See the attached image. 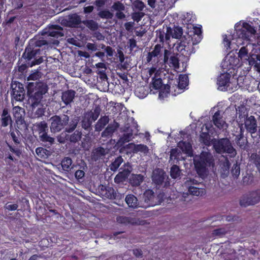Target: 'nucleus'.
<instances>
[{"label": "nucleus", "instance_id": "f257e3e1", "mask_svg": "<svg viewBox=\"0 0 260 260\" xmlns=\"http://www.w3.org/2000/svg\"><path fill=\"white\" fill-rule=\"evenodd\" d=\"M48 87L43 82H29L27 86V94L31 106L30 116L38 118L44 115L45 109L40 105L43 95L46 93Z\"/></svg>", "mask_w": 260, "mask_h": 260}, {"label": "nucleus", "instance_id": "f03ea898", "mask_svg": "<svg viewBox=\"0 0 260 260\" xmlns=\"http://www.w3.org/2000/svg\"><path fill=\"white\" fill-rule=\"evenodd\" d=\"M193 163L198 175L204 178L207 175L208 168L214 166V159L210 153L202 152L193 159Z\"/></svg>", "mask_w": 260, "mask_h": 260}, {"label": "nucleus", "instance_id": "7ed1b4c3", "mask_svg": "<svg viewBox=\"0 0 260 260\" xmlns=\"http://www.w3.org/2000/svg\"><path fill=\"white\" fill-rule=\"evenodd\" d=\"M69 120V116L66 114L52 116L50 119V128L51 132L55 133L60 132L68 125Z\"/></svg>", "mask_w": 260, "mask_h": 260}, {"label": "nucleus", "instance_id": "20e7f679", "mask_svg": "<svg viewBox=\"0 0 260 260\" xmlns=\"http://www.w3.org/2000/svg\"><path fill=\"white\" fill-rule=\"evenodd\" d=\"M233 66V64L227 61H224L222 63V68L226 70L223 71L224 73L221 74L217 79V84L218 85L219 88L229 86L231 77V74H232V71L231 70H234Z\"/></svg>", "mask_w": 260, "mask_h": 260}, {"label": "nucleus", "instance_id": "39448f33", "mask_svg": "<svg viewBox=\"0 0 260 260\" xmlns=\"http://www.w3.org/2000/svg\"><path fill=\"white\" fill-rule=\"evenodd\" d=\"M214 147L218 153H226L230 154L232 156H234L236 154L235 149L228 138H222L218 140L217 143L214 145Z\"/></svg>", "mask_w": 260, "mask_h": 260}, {"label": "nucleus", "instance_id": "423d86ee", "mask_svg": "<svg viewBox=\"0 0 260 260\" xmlns=\"http://www.w3.org/2000/svg\"><path fill=\"white\" fill-rule=\"evenodd\" d=\"M101 109L99 106L96 105L92 110L85 112L82 120V126L85 129L90 127L93 121H95L100 115Z\"/></svg>", "mask_w": 260, "mask_h": 260}, {"label": "nucleus", "instance_id": "0eeeda50", "mask_svg": "<svg viewBox=\"0 0 260 260\" xmlns=\"http://www.w3.org/2000/svg\"><path fill=\"white\" fill-rule=\"evenodd\" d=\"M41 50L40 48H35L33 45L30 44L25 48L24 52L23 53L21 61L25 60L26 61L32 62L33 60L38 59L41 55Z\"/></svg>", "mask_w": 260, "mask_h": 260}, {"label": "nucleus", "instance_id": "6e6552de", "mask_svg": "<svg viewBox=\"0 0 260 260\" xmlns=\"http://www.w3.org/2000/svg\"><path fill=\"white\" fill-rule=\"evenodd\" d=\"M235 30L237 38L246 41L249 40L250 37L256 32L254 27L247 22H244L242 28H236Z\"/></svg>", "mask_w": 260, "mask_h": 260}, {"label": "nucleus", "instance_id": "1a4fd4ad", "mask_svg": "<svg viewBox=\"0 0 260 260\" xmlns=\"http://www.w3.org/2000/svg\"><path fill=\"white\" fill-rule=\"evenodd\" d=\"M260 202V190H255L244 194L240 201V204L243 207L253 205Z\"/></svg>", "mask_w": 260, "mask_h": 260}, {"label": "nucleus", "instance_id": "9d476101", "mask_svg": "<svg viewBox=\"0 0 260 260\" xmlns=\"http://www.w3.org/2000/svg\"><path fill=\"white\" fill-rule=\"evenodd\" d=\"M11 88L12 89L11 93L12 99L16 101H22L25 97L23 84L18 82H15L12 84Z\"/></svg>", "mask_w": 260, "mask_h": 260}, {"label": "nucleus", "instance_id": "9b49d317", "mask_svg": "<svg viewBox=\"0 0 260 260\" xmlns=\"http://www.w3.org/2000/svg\"><path fill=\"white\" fill-rule=\"evenodd\" d=\"M12 111L18 128L19 129L26 128V124L24 120V109L17 106L13 108Z\"/></svg>", "mask_w": 260, "mask_h": 260}, {"label": "nucleus", "instance_id": "f8f14e48", "mask_svg": "<svg viewBox=\"0 0 260 260\" xmlns=\"http://www.w3.org/2000/svg\"><path fill=\"white\" fill-rule=\"evenodd\" d=\"M101 194L109 199L120 200L123 197V194L118 192L117 189L110 186L102 185L101 188Z\"/></svg>", "mask_w": 260, "mask_h": 260}, {"label": "nucleus", "instance_id": "ddd939ff", "mask_svg": "<svg viewBox=\"0 0 260 260\" xmlns=\"http://www.w3.org/2000/svg\"><path fill=\"white\" fill-rule=\"evenodd\" d=\"M120 169L122 171L119 172L114 178V182L116 183L123 182L127 178L132 171V167L128 162L124 163Z\"/></svg>", "mask_w": 260, "mask_h": 260}, {"label": "nucleus", "instance_id": "4468645a", "mask_svg": "<svg viewBox=\"0 0 260 260\" xmlns=\"http://www.w3.org/2000/svg\"><path fill=\"white\" fill-rule=\"evenodd\" d=\"M62 30V27L59 25H51L47 31H43L42 35H47L48 36L58 38L64 36L63 33L61 31Z\"/></svg>", "mask_w": 260, "mask_h": 260}, {"label": "nucleus", "instance_id": "2eb2a0df", "mask_svg": "<svg viewBox=\"0 0 260 260\" xmlns=\"http://www.w3.org/2000/svg\"><path fill=\"white\" fill-rule=\"evenodd\" d=\"M190 185L188 187V191L190 194L196 196H202L205 193V190L199 187L200 184L197 181L192 179L190 180Z\"/></svg>", "mask_w": 260, "mask_h": 260}, {"label": "nucleus", "instance_id": "dca6fc26", "mask_svg": "<svg viewBox=\"0 0 260 260\" xmlns=\"http://www.w3.org/2000/svg\"><path fill=\"white\" fill-rule=\"evenodd\" d=\"M245 126L247 131L253 134L257 130V122L254 116H250L247 117L245 121Z\"/></svg>", "mask_w": 260, "mask_h": 260}, {"label": "nucleus", "instance_id": "f3484780", "mask_svg": "<svg viewBox=\"0 0 260 260\" xmlns=\"http://www.w3.org/2000/svg\"><path fill=\"white\" fill-rule=\"evenodd\" d=\"M119 126V123L114 120L113 123H110L102 133V137L105 138L111 137L113 134L117 130Z\"/></svg>", "mask_w": 260, "mask_h": 260}, {"label": "nucleus", "instance_id": "a211bd4d", "mask_svg": "<svg viewBox=\"0 0 260 260\" xmlns=\"http://www.w3.org/2000/svg\"><path fill=\"white\" fill-rule=\"evenodd\" d=\"M162 48L161 45L158 44L155 45L152 51L148 53L146 56V63H150L154 58L158 57L161 54Z\"/></svg>", "mask_w": 260, "mask_h": 260}, {"label": "nucleus", "instance_id": "6ab92c4d", "mask_svg": "<svg viewBox=\"0 0 260 260\" xmlns=\"http://www.w3.org/2000/svg\"><path fill=\"white\" fill-rule=\"evenodd\" d=\"M44 59L42 57H40L38 59L33 60L32 62L26 61L25 60H23V62L21 65L18 66V70L19 72L23 73L28 68L32 67L36 64H40L43 62Z\"/></svg>", "mask_w": 260, "mask_h": 260}, {"label": "nucleus", "instance_id": "aec40b11", "mask_svg": "<svg viewBox=\"0 0 260 260\" xmlns=\"http://www.w3.org/2000/svg\"><path fill=\"white\" fill-rule=\"evenodd\" d=\"M212 121L213 124L219 129L223 128L226 123L222 119V116L220 114L219 110L215 112L212 116Z\"/></svg>", "mask_w": 260, "mask_h": 260}, {"label": "nucleus", "instance_id": "412c9836", "mask_svg": "<svg viewBox=\"0 0 260 260\" xmlns=\"http://www.w3.org/2000/svg\"><path fill=\"white\" fill-rule=\"evenodd\" d=\"M1 121L2 127H7L9 124H11V126H12V120L8 109L4 108L3 109Z\"/></svg>", "mask_w": 260, "mask_h": 260}, {"label": "nucleus", "instance_id": "4be33fe9", "mask_svg": "<svg viewBox=\"0 0 260 260\" xmlns=\"http://www.w3.org/2000/svg\"><path fill=\"white\" fill-rule=\"evenodd\" d=\"M166 178V173L164 171L159 170L154 172L152 178L153 182L157 185H162Z\"/></svg>", "mask_w": 260, "mask_h": 260}, {"label": "nucleus", "instance_id": "5701e85b", "mask_svg": "<svg viewBox=\"0 0 260 260\" xmlns=\"http://www.w3.org/2000/svg\"><path fill=\"white\" fill-rule=\"evenodd\" d=\"M155 198L154 192L151 189H147L144 193L143 198L144 202L149 206H153L155 205L154 202Z\"/></svg>", "mask_w": 260, "mask_h": 260}, {"label": "nucleus", "instance_id": "b1692460", "mask_svg": "<svg viewBox=\"0 0 260 260\" xmlns=\"http://www.w3.org/2000/svg\"><path fill=\"white\" fill-rule=\"evenodd\" d=\"M75 91L73 90H68L67 91L63 92L61 99L63 103L66 105L70 104L73 102L75 96Z\"/></svg>", "mask_w": 260, "mask_h": 260}, {"label": "nucleus", "instance_id": "393cba45", "mask_svg": "<svg viewBox=\"0 0 260 260\" xmlns=\"http://www.w3.org/2000/svg\"><path fill=\"white\" fill-rule=\"evenodd\" d=\"M109 122V118L108 116H101L95 125V131L101 132Z\"/></svg>", "mask_w": 260, "mask_h": 260}, {"label": "nucleus", "instance_id": "a878e982", "mask_svg": "<svg viewBox=\"0 0 260 260\" xmlns=\"http://www.w3.org/2000/svg\"><path fill=\"white\" fill-rule=\"evenodd\" d=\"M35 129L38 132L39 135L48 132V126L47 123L45 121H42L40 122H37L34 124Z\"/></svg>", "mask_w": 260, "mask_h": 260}, {"label": "nucleus", "instance_id": "bb28decb", "mask_svg": "<svg viewBox=\"0 0 260 260\" xmlns=\"http://www.w3.org/2000/svg\"><path fill=\"white\" fill-rule=\"evenodd\" d=\"M68 22L70 26H76L82 23L80 16L76 13L69 15Z\"/></svg>", "mask_w": 260, "mask_h": 260}, {"label": "nucleus", "instance_id": "cd10ccee", "mask_svg": "<svg viewBox=\"0 0 260 260\" xmlns=\"http://www.w3.org/2000/svg\"><path fill=\"white\" fill-rule=\"evenodd\" d=\"M144 180L141 174H133L129 179V183L133 186H138Z\"/></svg>", "mask_w": 260, "mask_h": 260}, {"label": "nucleus", "instance_id": "c85d7f7f", "mask_svg": "<svg viewBox=\"0 0 260 260\" xmlns=\"http://www.w3.org/2000/svg\"><path fill=\"white\" fill-rule=\"evenodd\" d=\"M123 161L121 156L119 155L115 157L109 166L110 170L113 172L116 171Z\"/></svg>", "mask_w": 260, "mask_h": 260}, {"label": "nucleus", "instance_id": "c756f323", "mask_svg": "<svg viewBox=\"0 0 260 260\" xmlns=\"http://www.w3.org/2000/svg\"><path fill=\"white\" fill-rule=\"evenodd\" d=\"M10 135L14 143V144L18 146V145L21 144V137L22 136L21 132L18 130H13L10 131Z\"/></svg>", "mask_w": 260, "mask_h": 260}, {"label": "nucleus", "instance_id": "7c9ffc66", "mask_svg": "<svg viewBox=\"0 0 260 260\" xmlns=\"http://www.w3.org/2000/svg\"><path fill=\"white\" fill-rule=\"evenodd\" d=\"M125 200L129 207L136 208L139 206L137 198L132 194L127 195Z\"/></svg>", "mask_w": 260, "mask_h": 260}, {"label": "nucleus", "instance_id": "2f4dec72", "mask_svg": "<svg viewBox=\"0 0 260 260\" xmlns=\"http://www.w3.org/2000/svg\"><path fill=\"white\" fill-rule=\"evenodd\" d=\"M132 136V133L123 134L122 136L120 138L119 140L117 142L115 147H117V148L121 147L124 143L130 141Z\"/></svg>", "mask_w": 260, "mask_h": 260}, {"label": "nucleus", "instance_id": "473e14b6", "mask_svg": "<svg viewBox=\"0 0 260 260\" xmlns=\"http://www.w3.org/2000/svg\"><path fill=\"white\" fill-rule=\"evenodd\" d=\"M116 220L119 223L124 224L125 225L128 224H134L136 223L135 218L131 217L119 216L116 218Z\"/></svg>", "mask_w": 260, "mask_h": 260}, {"label": "nucleus", "instance_id": "72a5a7b5", "mask_svg": "<svg viewBox=\"0 0 260 260\" xmlns=\"http://www.w3.org/2000/svg\"><path fill=\"white\" fill-rule=\"evenodd\" d=\"M72 160L69 157H65L61 162L62 169L64 171L69 172L73 168L72 166Z\"/></svg>", "mask_w": 260, "mask_h": 260}, {"label": "nucleus", "instance_id": "f704fd0d", "mask_svg": "<svg viewBox=\"0 0 260 260\" xmlns=\"http://www.w3.org/2000/svg\"><path fill=\"white\" fill-rule=\"evenodd\" d=\"M179 60L177 57V55L175 54V53H173V54L170 56L167 63L169 64L170 67H173L175 69H178L179 67Z\"/></svg>", "mask_w": 260, "mask_h": 260}, {"label": "nucleus", "instance_id": "c9c22d12", "mask_svg": "<svg viewBox=\"0 0 260 260\" xmlns=\"http://www.w3.org/2000/svg\"><path fill=\"white\" fill-rule=\"evenodd\" d=\"M82 23L92 31H95L99 28L98 23L93 20H83Z\"/></svg>", "mask_w": 260, "mask_h": 260}, {"label": "nucleus", "instance_id": "e433bc0d", "mask_svg": "<svg viewBox=\"0 0 260 260\" xmlns=\"http://www.w3.org/2000/svg\"><path fill=\"white\" fill-rule=\"evenodd\" d=\"M188 77L186 75H181L179 78L178 87L183 89L188 85Z\"/></svg>", "mask_w": 260, "mask_h": 260}, {"label": "nucleus", "instance_id": "4c0bfd02", "mask_svg": "<svg viewBox=\"0 0 260 260\" xmlns=\"http://www.w3.org/2000/svg\"><path fill=\"white\" fill-rule=\"evenodd\" d=\"M181 170L176 165H174L171 168L170 170V176L173 179H176L180 176Z\"/></svg>", "mask_w": 260, "mask_h": 260}, {"label": "nucleus", "instance_id": "58836bf2", "mask_svg": "<svg viewBox=\"0 0 260 260\" xmlns=\"http://www.w3.org/2000/svg\"><path fill=\"white\" fill-rule=\"evenodd\" d=\"M40 140L42 142H48L49 145H52L54 142V139L48 135V132L40 134Z\"/></svg>", "mask_w": 260, "mask_h": 260}, {"label": "nucleus", "instance_id": "ea45409f", "mask_svg": "<svg viewBox=\"0 0 260 260\" xmlns=\"http://www.w3.org/2000/svg\"><path fill=\"white\" fill-rule=\"evenodd\" d=\"M250 161L260 172V156L256 153H252L250 156Z\"/></svg>", "mask_w": 260, "mask_h": 260}, {"label": "nucleus", "instance_id": "a19ab883", "mask_svg": "<svg viewBox=\"0 0 260 260\" xmlns=\"http://www.w3.org/2000/svg\"><path fill=\"white\" fill-rule=\"evenodd\" d=\"M200 141L207 146L210 144V136L208 132L201 133L200 137Z\"/></svg>", "mask_w": 260, "mask_h": 260}, {"label": "nucleus", "instance_id": "79ce46f5", "mask_svg": "<svg viewBox=\"0 0 260 260\" xmlns=\"http://www.w3.org/2000/svg\"><path fill=\"white\" fill-rule=\"evenodd\" d=\"M98 16L102 19H110L113 17V14L108 10H104L98 13Z\"/></svg>", "mask_w": 260, "mask_h": 260}, {"label": "nucleus", "instance_id": "37998d69", "mask_svg": "<svg viewBox=\"0 0 260 260\" xmlns=\"http://www.w3.org/2000/svg\"><path fill=\"white\" fill-rule=\"evenodd\" d=\"M82 134L78 131H76L73 134L70 135L69 140L71 142L76 143L81 138Z\"/></svg>", "mask_w": 260, "mask_h": 260}, {"label": "nucleus", "instance_id": "c03bdc74", "mask_svg": "<svg viewBox=\"0 0 260 260\" xmlns=\"http://www.w3.org/2000/svg\"><path fill=\"white\" fill-rule=\"evenodd\" d=\"M148 147L144 144H136L134 145V151L135 152H141L147 153L148 152Z\"/></svg>", "mask_w": 260, "mask_h": 260}, {"label": "nucleus", "instance_id": "a18cd8bd", "mask_svg": "<svg viewBox=\"0 0 260 260\" xmlns=\"http://www.w3.org/2000/svg\"><path fill=\"white\" fill-rule=\"evenodd\" d=\"M78 122L77 120H72L68 124V126L65 128V132L68 133L73 132L77 126Z\"/></svg>", "mask_w": 260, "mask_h": 260}, {"label": "nucleus", "instance_id": "49530a36", "mask_svg": "<svg viewBox=\"0 0 260 260\" xmlns=\"http://www.w3.org/2000/svg\"><path fill=\"white\" fill-rule=\"evenodd\" d=\"M179 145L183 151H184L186 153H189L192 151L191 145L190 143L186 142H180Z\"/></svg>", "mask_w": 260, "mask_h": 260}, {"label": "nucleus", "instance_id": "de8ad7c7", "mask_svg": "<svg viewBox=\"0 0 260 260\" xmlns=\"http://www.w3.org/2000/svg\"><path fill=\"white\" fill-rule=\"evenodd\" d=\"M4 160L7 166L11 167L12 166V162H16L17 159L14 158L10 153L6 154L4 158Z\"/></svg>", "mask_w": 260, "mask_h": 260}, {"label": "nucleus", "instance_id": "09e8293b", "mask_svg": "<svg viewBox=\"0 0 260 260\" xmlns=\"http://www.w3.org/2000/svg\"><path fill=\"white\" fill-rule=\"evenodd\" d=\"M145 13L142 12H135L132 14V19L137 22H139L144 16Z\"/></svg>", "mask_w": 260, "mask_h": 260}, {"label": "nucleus", "instance_id": "8fccbe9b", "mask_svg": "<svg viewBox=\"0 0 260 260\" xmlns=\"http://www.w3.org/2000/svg\"><path fill=\"white\" fill-rule=\"evenodd\" d=\"M228 231L223 228L215 229L212 232V235L215 236H222L227 234Z\"/></svg>", "mask_w": 260, "mask_h": 260}, {"label": "nucleus", "instance_id": "3c124183", "mask_svg": "<svg viewBox=\"0 0 260 260\" xmlns=\"http://www.w3.org/2000/svg\"><path fill=\"white\" fill-rule=\"evenodd\" d=\"M202 28L200 27H194V37L197 35V38H195L196 44L199 43L202 40Z\"/></svg>", "mask_w": 260, "mask_h": 260}, {"label": "nucleus", "instance_id": "603ef678", "mask_svg": "<svg viewBox=\"0 0 260 260\" xmlns=\"http://www.w3.org/2000/svg\"><path fill=\"white\" fill-rule=\"evenodd\" d=\"M112 9L116 11H122L124 10L125 7L122 3L117 1L114 3L112 6Z\"/></svg>", "mask_w": 260, "mask_h": 260}, {"label": "nucleus", "instance_id": "864d4df0", "mask_svg": "<svg viewBox=\"0 0 260 260\" xmlns=\"http://www.w3.org/2000/svg\"><path fill=\"white\" fill-rule=\"evenodd\" d=\"M183 35L182 28L180 27H176L174 29V32L172 34V37L175 39H179Z\"/></svg>", "mask_w": 260, "mask_h": 260}, {"label": "nucleus", "instance_id": "5fc2aeb1", "mask_svg": "<svg viewBox=\"0 0 260 260\" xmlns=\"http://www.w3.org/2000/svg\"><path fill=\"white\" fill-rule=\"evenodd\" d=\"M152 84L153 87L155 89H160L162 85V80L160 78L155 79L153 78L152 79Z\"/></svg>", "mask_w": 260, "mask_h": 260}, {"label": "nucleus", "instance_id": "6e6d98bb", "mask_svg": "<svg viewBox=\"0 0 260 260\" xmlns=\"http://www.w3.org/2000/svg\"><path fill=\"white\" fill-rule=\"evenodd\" d=\"M50 44H51L50 42H48L47 41L43 38L42 39L36 41L35 43V46L34 47L35 48H39V47H41L44 45H48Z\"/></svg>", "mask_w": 260, "mask_h": 260}, {"label": "nucleus", "instance_id": "4d7b16f0", "mask_svg": "<svg viewBox=\"0 0 260 260\" xmlns=\"http://www.w3.org/2000/svg\"><path fill=\"white\" fill-rule=\"evenodd\" d=\"M46 152H47V150L42 147H38L36 149L37 155L41 158H45L46 157L47 155Z\"/></svg>", "mask_w": 260, "mask_h": 260}, {"label": "nucleus", "instance_id": "13d9d810", "mask_svg": "<svg viewBox=\"0 0 260 260\" xmlns=\"http://www.w3.org/2000/svg\"><path fill=\"white\" fill-rule=\"evenodd\" d=\"M134 8L138 10L139 12H141L145 7V5L143 2L141 1H137L134 4Z\"/></svg>", "mask_w": 260, "mask_h": 260}, {"label": "nucleus", "instance_id": "bf43d9fd", "mask_svg": "<svg viewBox=\"0 0 260 260\" xmlns=\"http://www.w3.org/2000/svg\"><path fill=\"white\" fill-rule=\"evenodd\" d=\"M127 44L131 51H132L135 48L137 47V41L134 38L129 39Z\"/></svg>", "mask_w": 260, "mask_h": 260}, {"label": "nucleus", "instance_id": "052dcab7", "mask_svg": "<svg viewBox=\"0 0 260 260\" xmlns=\"http://www.w3.org/2000/svg\"><path fill=\"white\" fill-rule=\"evenodd\" d=\"M248 49L246 48V47H242L239 50V53H238V57L242 58L246 56H247L248 54Z\"/></svg>", "mask_w": 260, "mask_h": 260}, {"label": "nucleus", "instance_id": "680f3d73", "mask_svg": "<svg viewBox=\"0 0 260 260\" xmlns=\"http://www.w3.org/2000/svg\"><path fill=\"white\" fill-rule=\"evenodd\" d=\"M173 54L172 52L167 49H165L164 54V62L165 64L168 62L170 56Z\"/></svg>", "mask_w": 260, "mask_h": 260}, {"label": "nucleus", "instance_id": "e2e57ef3", "mask_svg": "<svg viewBox=\"0 0 260 260\" xmlns=\"http://www.w3.org/2000/svg\"><path fill=\"white\" fill-rule=\"evenodd\" d=\"M8 147L11 152L14 153L18 157H20L21 154V151L19 149L15 148L14 147L10 145H8Z\"/></svg>", "mask_w": 260, "mask_h": 260}, {"label": "nucleus", "instance_id": "0e129e2a", "mask_svg": "<svg viewBox=\"0 0 260 260\" xmlns=\"http://www.w3.org/2000/svg\"><path fill=\"white\" fill-rule=\"evenodd\" d=\"M18 207V205L17 204L10 205L7 204L4 206L5 209L8 210V211H15L17 209Z\"/></svg>", "mask_w": 260, "mask_h": 260}, {"label": "nucleus", "instance_id": "69168bd1", "mask_svg": "<svg viewBox=\"0 0 260 260\" xmlns=\"http://www.w3.org/2000/svg\"><path fill=\"white\" fill-rule=\"evenodd\" d=\"M232 173L235 178H237L240 175V167L237 165H235L232 170Z\"/></svg>", "mask_w": 260, "mask_h": 260}, {"label": "nucleus", "instance_id": "338daca9", "mask_svg": "<svg viewBox=\"0 0 260 260\" xmlns=\"http://www.w3.org/2000/svg\"><path fill=\"white\" fill-rule=\"evenodd\" d=\"M107 1V0H95L93 4L98 8H101L106 5Z\"/></svg>", "mask_w": 260, "mask_h": 260}, {"label": "nucleus", "instance_id": "774afa93", "mask_svg": "<svg viewBox=\"0 0 260 260\" xmlns=\"http://www.w3.org/2000/svg\"><path fill=\"white\" fill-rule=\"evenodd\" d=\"M85 175V173L83 170H78L75 173V176L77 179H82Z\"/></svg>", "mask_w": 260, "mask_h": 260}]
</instances>
